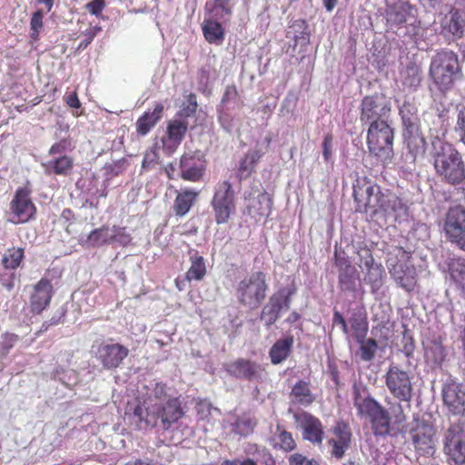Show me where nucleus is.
Returning <instances> with one entry per match:
<instances>
[{
	"label": "nucleus",
	"instance_id": "21",
	"mask_svg": "<svg viewBox=\"0 0 465 465\" xmlns=\"http://www.w3.org/2000/svg\"><path fill=\"white\" fill-rule=\"evenodd\" d=\"M403 139L413 160L424 153L426 141L419 124L403 128Z\"/></svg>",
	"mask_w": 465,
	"mask_h": 465
},
{
	"label": "nucleus",
	"instance_id": "43",
	"mask_svg": "<svg viewBox=\"0 0 465 465\" xmlns=\"http://www.w3.org/2000/svg\"><path fill=\"white\" fill-rule=\"evenodd\" d=\"M24 258L22 248L8 249L3 257V264L5 268L15 269L19 266Z\"/></svg>",
	"mask_w": 465,
	"mask_h": 465
},
{
	"label": "nucleus",
	"instance_id": "25",
	"mask_svg": "<svg viewBox=\"0 0 465 465\" xmlns=\"http://www.w3.org/2000/svg\"><path fill=\"white\" fill-rule=\"evenodd\" d=\"M272 199L266 193H260L256 197L249 199L247 208L250 215L256 221L265 219L271 213Z\"/></svg>",
	"mask_w": 465,
	"mask_h": 465
},
{
	"label": "nucleus",
	"instance_id": "60",
	"mask_svg": "<svg viewBox=\"0 0 465 465\" xmlns=\"http://www.w3.org/2000/svg\"><path fill=\"white\" fill-rule=\"evenodd\" d=\"M188 105L183 109V115L190 116L193 114L197 107L196 96L194 94H190L188 96Z\"/></svg>",
	"mask_w": 465,
	"mask_h": 465
},
{
	"label": "nucleus",
	"instance_id": "3",
	"mask_svg": "<svg viewBox=\"0 0 465 465\" xmlns=\"http://www.w3.org/2000/svg\"><path fill=\"white\" fill-rule=\"evenodd\" d=\"M433 165L438 176L451 184L465 179V165L460 153L449 143L438 141L433 144Z\"/></svg>",
	"mask_w": 465,
	"mask_h": 465
},
{
	"label": "nucleus",
	"instance_id": "51",
	"mask_svg": "<svg viewBox=\"0 0 465 465\" xmlns=\"http://www.w3.org/2000/svg\"><path fill=\"white\" fill-rule=\"evenodd\" d=\"M455 132L465 145V106L458 107L457 123Z\"/></svg>",
	"mask_w": 465,
	"mask_h": 465
},
{
	"label": "nucleus",
	"instance_id": "31",
	"mask_svg": "<svg viewBox=\"0 0 465 465\" xmlns=\"http://www.w3.org/2000/svg\"><path fill=\"white\" fill-rule=\"evenodd\" d=\"M163 105L157 104L152 112L144 113L136 122V129L139 134L145 135L162 118Z\"/></svg>",
	"mask_w": 465,
	"mask_h": 465
},
{
	"label": "nucleus",
	"instance_id": "4",
	"mask_svg": "<svg viewBox=\"0 0 465 465\" xmlns=\"http://www.w3.org/2000/svg\"><path fill=\"white\" fill-rule=\"evenodd\" d=\"M354 406L358 414L371 424L375 435H386L390 431V416L384 408L368 395L354 388Z\"/></svg>",
	"mask_w": 465,
	"mask_h": 465
},
{
	"label": "nucleus",
	"instance_id": "57",
	"mask_svg": "<svg viewBox=\"0 0 465 465\" xmlns=\"http://www.w3.org/2000/svg\"><path fill=\"white\" fill-rule=\"evenodd\" d=\"M322 154L325 161H329L332 154V138L331 135H326L322 143Z\"/></svg>",
	"mask_w": 465,
	"mask_h": 465
},
{
	"label": "nucleus",
	"instance_id": "34",
	"mask_svg": "<svg viewBox=\"0 0 465 465\" xmlns=\"http://www.w3.org/2000/svg\"><path fill=\"white\" fill-rule=\"evenodd\" d=\"M293 344L292 337H287L277 341L270 351V357L273 364L283 361L290 354Z\"/></svg>",
	"mask_w": 465,
	"mask_h": 465
},
{
	"label": "nucleus",
	"instance_id": "53",
	"mask_svg": "<svg viewBox=\"0 0 465 465\" xmlns=\"http://www.w3.org/2000/svg\"><path fill=\"white\" fill-rule=\"evenodd\" d=\"M31 37L36 39L39 32L43 28V13L41 11L35 12L30 22Z\"/></svg>",
	"mask_w": 465,
	"mask_h": 465
},
{
	"label": "nucleus",
	"instance_id": "8",
	"mask_svg": "<svg viewBox=\"0 0 465 465\" xmlns=\"http://www.w3.org/2000/svg\"><path fill=\"white\" fill-rule=\"evenodd\" d=\"M266 290L265 274L256 272L246 276L239 282L236 295L242 304L250 308H257L264 300Z\"/></svg>",
	"mask_w": 465,
	"mask_h": 465
},
{
	"label": "nucleus",
	"instance_id": "59",
	"mask_svg": "<svg viewBox=\"0 0 465 465\" xmlns=\"http://www.w3.org/2000/svg\"><path fill=\"white\" fill-rule=\"evenodd\" d=\"M158 159V153L155 148H152L148 150L143 160V167H149L151 164L154 163Z\"/></svg>",
	"mask_w": 465,
	"mask_h": 465
},
{
	"label": "nucleus",
	"instance_id": "58",
	"mask_svg": "<svg viewBox=\"0 0 465 465\" xmlns=\"http://www.w3.org/2000/svg\"><path fill=\"white\" fill-rule=\"evenodd\" d=\"M165 394V386L163 384H156L153 390V395L149 396L148 398H152L157 402H164L167 401Z\"/></svg>",
	"mask_w": 465,
	"mask_h": 465
},
{
	"label": "nucleus",
	"instance_id": "61",
	"mask_svg": "<svg viewBox=\"0 0 465 465\" xmlns=\"http://www.w3.org/2000/svg\"><path fill=\"white\" fill-rule=\"evenodd\" d=\"M3 346L5 348V353H7L15 343L17 341V336L12 333H6L3 337Z\"/></svg>",
	"mask_w": 465,
	"mask_h": 465
},
{
	"label": "nucleus",
	"instance_id": "15",
	"mask_svg": "<svg viewBox=\"0 0 465 465\" xmlns=\"http://www.w3.org/2000/svg\"><path fill=\"white\" fill-rule=\"evenodd\" d=\"M297 427L302 431V438L314 444H321L323 440V426L321 420L308 412L294 415Z\"/></svg>",
	"mask_w": 465,
	"mask_h": 465
},
{
	"label": "nucleus",
	"instance_id": "32",
	"mask_svg": "<svg viewBox=\"0 0 465 465\" xmlns=\"http://www.w3.org/2000/svg\"><path fill=\"white\" fill-rule=\"evenodd\" d=\"M112 227L103 226L92 231L85 239L81 238V242L87 247H97L107 243H112Z\"/></svg>",
	"mask_w": 465,
	"mask_h": 465
},
{
	"label": "nucleus",
	"instance_id": "39",
	"mask_svg": "<svg viewBox=\"0 0 465 465\" xmlns=\"http://www.w3.org/2000/svg\"><path fill=\"white\" fill-rule=\"evenodd\" d=\"M271 440L274 447L286 451L292 450L296 445L292 434L284 430H281L279 427Z\"/></svg>",
	"mask_w": 465,
	"mask_h": 465
},
{
	"label": "nucleus",
	"instance_id": "28",
	"mask_svg": "<svg viewBox=\"0 0 465 465\" xmlns=\"http://www.w3.org/2000/svg\"><path fill=\"white\" fill-rule=\"evenodd\" d=\"M443 30L453 35L460 36L465 27V12L460 10H451L442 20Z\"/></svg>",
	"mask_w": 465,
	"mask_h": 465
},
{
	"label": "nucleus",
	"instance_id": "44",
	"mask_svg": "<svg viewBox=\"0 0 465 465\" xmlns=\"http://www.w3.org/2000/svg\"><path fill=\"white\" fill-rule=\"evenodd\" d=\"M73 166V161L70 157L62 156L47 164V169H53L56 174H67Z\"/></svg>",
	"mask_w": 465,
	"mask_h": 465
},
{
	"label": "nucleus",
	"instance_id": "18",
	"mask_svg": "<svg viewBox=\"0 0 465 465\" xmlns=\"http://www.w3.org/2000/svg\"><path fill=\"white\" fill-rule=\"evenodd\" d=\"M188 129L184 120H170L166 127V134L162 138L163 149L167 154L173 153L181 144Z\"/></svg>",
	"mask_w": 465,
	"mask_h": 465
},
{
	"label": "nucleus",
	"instance_id": "10",
	"mask_svg": "<svg viewBox=\"0 0 465 465\" xmlns=\"http://www.w3.org/2000/svg\"><path fill=\"white\" fill-rule=\"evenodd\" d=\"M213 207L216 222L227 223L235 208L233 190L228 182H223L218 185L213 199Z\"/></svg>",
	"mask_w": 465,
	"mask_h": 465
},
{
	"label": "nucleus",
	"instance_id": "55",
	"mask_svg": "<svg viewBox=\"0 0 465 465\" xmlns=\"http://www.w3.org/2000/svg\"><path fill=\"white\" fill-rule=\"evenodd\" d=\"M390 411L395 423L400 424L406 420V416L401 404H391L390 407Z\"/></svg>",
	"mask_w": 465,
	"mask_h": 465
},
{
	"label": "nucleus",
	"instance_id": "50",
	"mask_svg": "<svg viewBox=\"0 0 465 465\" xmlns=\"http://www.w3.org/2000/svg\"><path fill=\"white\" fill-rule=\"evenodd\" d=\"M382 269L379 265H371L367 272V281L373 288H379L381 284Z\"/></svg>",
	"mask_w": 465,
	"mask_h": 465
},
{
	"label": "nucleus",
	"instance_id": "35",
	"mask_svg": "<svg viewBox=\"0 0 465 465\" xmlns=\"http://www.w3.org/2000/svg\"><path fill=\"white\" fill-rule=\"evenodd\" d=\"M402 84L409 88L420 85L422 75L420 67L415 63H409L401 72Z\"/></svg>",
	"mask_w": 465,
	"mask_h": 465
},
{
	"label": "nucleus",
	"instance_id": "56",
	"mask_svg": "<svg viewBox=\"0 0 465 465\" xmlns=\"http://www.w3.org/2000/svg\"><path fill=\"white\" fill-rule=\"evenodd\" d=\"M104 0H93L85 5V8L88 12L97 17H99L104 8Z\"/></svg>",
	"mask_w": 465,
	"mask_h": 465
},
{
	"label": "nucleus",
	"instance_id": "20",
	"mask_svg": "<svg viewBox=\"0 0 465 465\" xmlns=\"http://www.w3.org/2000/svg\"><path fill=\"white\" fill-rule=\"evenodd\" d=\"M332 433L333 436L329 440V445L331 446V455L341 459L350 447L351 432L347 424L339 422L333 428Z\"/></svg>",
	"mask_w": 465,
	"mask_h": 465
},
{
	"label": "nucleus",
	"instance_id": "64",
	"mask_svg": "<svg viewBox=\"0 0 465 465\" xmlns=\"http://www.w3.org/2000/svg\"><path fill=\"white\" fill-rule=\"evenodd\" d=\"M222 465H256V464L252 460H243V461H240V460L229 461V460H226Z\"/></svg>",
	"mask_w": 465,
	"mask_h": 465
},
{
	"label": "nucleus",
	"instance_id": "33",
	"mask_svg": "<svg viewBox=\"0 0 465 465\" xmlns=\"http://www.w3.org/2000/svg\"><path fill=\"white\" fill-rule=\"evenodd\" d=\"M190 267L185 274V279L191 281H202L206 274L205 260L196 252H190Z\"/></svg>",
	"mask_w": 465,
	"mask_h": 465
},
{
	"label": "nucleus",
	"instance_id": "9",
	"mask_svg": "<svg viewBox=\"0 0 465 465\" xmlns=\"http://www.w3.org/2000/svg\"><path fill=\"white\" fill-rule=\"evenodd\" d=\"M411 440L416 451L424 456H432L436 451L438 436L436 429L425 420H416L411 430Z\"/></svg>",
	"mask_w": 465,
	"mask_h": 465
},
{
	"label": "nucleus",
	"instance_id": "5",
	"mask_svg": "<svg viewBox=\"0 0 465 465\" xmlns=\"http://www.w3.org/2000/svg\"><path fill=\"white\" fill-rule=\"evenodd\" d=\"M460 64L457 55L452 52H441L431 60L430 74L441 93L449 91L458 76Z\"/></svg>",
	"mask_w": 465,
	"mask_h": 465
},
{
	"label": "nucleus",
	"instance_id": "13",
	"mask_svg": "<svg viewBox=\"0 0 465 465\" xmlns=\"http://www.w3.org/2000/svg\"><path fill=\"white\" fill-rule=\"evenodd\" d=\"M444 232L447 238L456 245L465 235V207L462 205L450 208L447 213Z\"/></svg>",
	"mask_w": 465,
	"mask_h": 465
},
{
	"label": "nucleus",
	"instance_id": "63",
	"mask_svg": "<svg viewBox=\"0 0 465 465\" xmlns=\"http://www.w3.org/2000/svg\"><path fill=\"white\" fill-rule=\"evenodd\" d=\"M101 31L100 26H94L87 29L84 33V35H88V41L84 44V47H86L94 38V36Z\"/></svg>",
	"mask_w": 465,
	"mask_h": 465
},
{
	"label": "nucleus",
	"instance_id": "37",
	"mask_svg": "<svg viewBox=\"0 0 465 465\" xmlns=\"http://www.w3.org/2000/svg\"><path fill=\"white\" fill-rule=\"evenodd\" d=\"M198 193L194 191L185 190L179 193L174 202V212L177 215L183 216L186 214L193 203L195 201Z\"/></svg>",
	"mask_w": 465,
	"mask_h": 465
},
{
	"label": "nucleus",
	"instance_id": "49",
	"mask_svg": "<svg viewBox=\"0 0 465 465\" xmlns=\"http://www.w3.org/2000/svg\"><path fill=\"white\" fill-rule=\"evenodd\" d=\"M232 0H213V12L215 16L223 17L231 13Z\"/></svg>",
	"mask_w": 465,
	"mask_h": 465
},
{
	"label": "nucleus",
	"instance_id": "17",
	"mask_svg": "<svg viewBox=\"0 0 465 465\" xmlns=\"http://www.w3.org/2000/svg\"><path fill=\"white\" fill-rule=\"evenodd\" d=\"M390 112L385 99L381 96H367L361 103V121L371 124L372 122L385 120Z\"/></svg>",
	"mask_w": 465,
	"mask_h": 465
},
{
	"label": "nucleus",
	"instance_id": "42",
	"mask_svg": "<svg viewBox=\"0 0 465 465\" xmlns=\"http://www.w3.org/2000/svg\"><path fill=\"white\" fill-rule=\"evenodd\" d=\"M403 128L419 124L417 109L411 103H404L400 108Z\"/></svg>",
	"mask_w": 465,
	"mask_h": 465
},
{
	"label": "nucleus",
	"instance_id": "12",
	"mask_svg": "<svg viewBox=\"0 0 465 465\" xmlns=\"http://www.w3.org/2000/svg\"><path fill=\"white\" fill-rule=\"evenodd\" d=\"M386 386L397 399L409 401L412 395V386L409 374L396 366L391 367L385 377Z\"/></svg>",
	"mask_w": 465,
	"mask_h": 465
},
{
	"label": "nucleus",
	"instance_id": "46",
	"mask_svg": "<svg viewBox=\"0 0 465 465\" xmlns=\"http://www.w3.org/2000/svg\"><path fill=\"white\" fill-rule=\"evenodd\" d=\"M361 343V357L363 361H369L373 359L377 351V342L373 339H365Z\"/></svg>",
	"mask_w": 465,
	"mask_h": 465
},
{
	"label": "nucleus",
	"instance_id": "26",
	"mask_svg": "<svg viewBox=\"0 0 465 465\" xmlns=\"http://www.w3.org/2000/svg\"><path fill=\"white\" fill-rule=\"evenodd\" d=\"M52 286L48 281L41 280L35 286L31 296V309L40 313L49 303L52 297Z\"/></svg>",
	"mask_w": 465,
	"mask_h": 465
},
{
	"label": "nucleus",
	"instance_id": "11",
	"mask_svg": "<svg viewBox=\"0 0 465 465\" xmlns=\"http://www.w3.org/2000/svg\"><path fill=\"white\" fill-rule=\"evenodd\" d=\"M416 12V8L406 1L399 0L389 4L385 14L387 27L395 30L403 25H412Z\"/></svg>",
	"mask_w": 465,
	"mask_h": 465
},
{
	"label": "nucleus",
	"instance_id": "45",
	"mask_svg": "<svg viewBox=\"0 0 465 465\" xmlns=\"http://www.w3.org/2000/svg\"><path fill=\"white\" fill-rule=\"evenodd\" d=\"M196 411L201 420H210L213 414H218L219 411L213 408L212 404L207 401H201L196 405Z\"/></svg>",
	"mask_w": 465,
	"mask_h": 465
},
{
	"label": "nucleus",
	"instance_id": "16",
	"mask_svg": "<svg viewBox=\"0 0 465 465\" xmlns=\"http://www.w3.org/2000/svg\"><path fill=\"white\" fill-rule=\"evenodd\" d=\"M35 207L32 203L29 193L25 189H19L11 202L10 221L14 223H21L29 221L35 214Z\"/></svg>",
	"mask_w": 465,
	"mask_h": 465
},
{
	"label": "nucleus",
	"instance_id": "48",
	"mask_svg": "<svg viewBox=\"0 0 465 465\" xmlns=\"http://www.w3.org/2000/svg\"><path fill=\"white\" fill-rule=\"evenodd\" d=\"M351 328L358 342H362L368 331V323L363 319H354L351 322Z\"/></svg>",
	"mask_w": 465,
	"mask_h": 465
},
{
	"label": "nucleus",
	"instance_id": "6",
	"mask_svg": "<svg viewBox=\"0 0 465 465\" xmlns=\"http://www.w3.org/2000/svg\"><path fill=\"white\" fill-rule=\"evenodd\" d=\"M444 433V452L456 465L465 463V417H449Z\"/></svg>",
	"mask_w": 465,
	"mask_h": 465
},
{
	"label": "nucleus",
	"instance_id": "19",
	"mask_svg": "<svg viewBox=\"0 0 465 465\" xmlns=\"http://www.w3.org/2000/svg\"><path fill=\"white\" fill-rule=\"evenodd\" d=\"M128 355V349L119 343H104L98 348L97 357L107 369L116 368Z\"/></svg>",
	"mask_w": 465,
	"mask_h": 465
},
{
	"label": "nucleus",
	"instance_id": "1",
	"mask_svg": "<svg viewBox=\"0 0 465 465\" xmlns=\"http://www.w3.org/2000/svg\"><path fill=\"white\" fill-rule=\"evenodd\" d=\"M128 411L137 418L142 429L153 428L160 422L163 430H168L184 414L181 403L176 398H168L164 402H157L152 398L138 401L133 407L129 404Z\"/></svg>",
	"mask_w": 465,
	"mask_h": 465
},
{
	"label": "nucleus",
	"instance_id": "24",
	"mask_svg": "<svg viewBox=\"0 0 465 465\" xmlns=\"http://www.w3.org/2000/svg\"><path fill=\"white\" fill-rule=\"evenodd\" d=\"M289 298L284 293H278L272 296L268 304L264 306L262 312V320L267 325H271L276 322L279 313L282 309H289Z\"/></svg>",
	"mask_w": 465,
	"mask_h": 465
},
{
	"label": "nucleus",
	"instance_id": "22",
	"mask_svg": "<svg viewBox=\"0 0 465 465\" xmlns=\"http://www.w3.org/2000/svg\"><path fill=\"white\" fill-rule=\"evenodd\" d=\"M390 272L395 281L406 291H411L416 285V270L412 264H391Z\"/></svg>",
	"mask_w": 465,
	"mask_h": 465
},
{
	"label": "nucleus",
	"instance_id": "47",
	"mask_svg": "<svg viewBox=\"0 0 465 465\" xmlns=\"http://www.w3.org/2000/svg\"><path fill=\"white\" fill-rule=\"evenodd\" d=\"M253 424L249 419H238L235 423L231 424L230 431L239 435H247L252 430Z\"/></svg>",
	"mask_w": 465,
	"mask_h": 465
},
{
	"label": "nucleus",
	"instance_id": "29",
	"mask_svg": "<svg viewBox=\"0 0 465 465\" xmlns=\"http://www.w3.org/2000/svg\"><path fill=\"white\" fill-rule=\"evenodd\" d=\"M423 346L426 361L432 366H440L446 356L445 349L443 348L440 340L427 339L423 341Z\"/></svg>",
	"mask_w": 465,
	"mask_h": 465
},
{
	"label": "nucleus",
	"instance_id": "40",
	"mask_svg": "<svg viewBox=\"0 0 465 465\" xmlns=\"http://www.w3.org/2000/svg\"><path fill=\"white\" fill-rule=\"evenodd\" d=\"M450 272L451 278L465 294V260L461 258L453 259L450 263Z\"/></svg>",
	"mask_w": 465,
	"mask_h": 465
},
{
	"label": "nucleus",
	"instance_id": "54",
	"mask_svg": "<svg viewBox=\"0 0 465 465\" xmlns=\"http://www.w3.org/2000/svg\"><path fill=\"white\" fill-rule=\"evenodd\" d=\"M290 465H319V463L313 459H308L307 457L294 453L289 457Z\"/></svg>",
	"mask_w": 465,
	"mask_h": 465
},
{
	"label": "nucleus",
	"instance_id": "52",
	"mask_svg": "<svg viewBox=\"0 0 465 465\" xmlns=\"http://www.w3.org/2000/svg\"><path fill=\"white\" fill-rule=\"evenodd\" d=\"M112 233V242H118L121 245H126L131 242V236L124 228L113 226Z\"/></svg>",
	"mask_w": 465,
	"mask_h": 465
},
{
	"label": "nucleus",
	"instance_id": "36",
	"mask_svg": "<svg viewBox=\"0 0 465 465\" xmlns=\"http://www.w3.org/2000/svg\"><path fill=\"white\" fill-rule=\"evenodd\" d=\"M262 154V151L257 148L251 150L246 153L239 166V175L242 179L247 178L251 175Z\"/></svg>",
	"mask_w": 465,
	"mask_h": 465
},
{
	"label": "nucleus",
	"instance_id": "30",
	"mask_svg": "<svg viewBox=\"0 0 465 465\" xmlns=\"http://www.w3.org/2000/svg\"><path fill=\"white\" fill-rule=\"evenodd\" d=\"M340 268L339 282L343 291H353L356 287V270L344 259H336Z\"/></svg>",
	"mask_w": 465,
	"mask_h": 465
},
{
	"label": "nucleus",
	"instance_id": "41",
	"mask_svg": "<svg viewBox=\"0 0 465 465\" xmlns=\"http://www.w3.org/2000/svg\"><path fill=\"white\" fill-rule=\"evenodd\" d=\"M292 397L294 401L302 405H309L314 401V397L311 393L308 384L304 381H299L293 386Z\"/></svg>",
	"mask_w": 465,
	"mask_h": 465
},
{
	"label": "nucleus",
	"instance_id": "62",
	"mask_svg": "<svg viewBox=\"0 0 465 465\" xmlns=\"http://www.w3.org/2000/svg\"><path fill=\"white\" fill-rule=\"evenodd\" d=\"M64 101L71 108L78 109L81 106V103L77 97L75 92L64 95Z\"/></svg>",
	"mask_w": 465,
	"mask_h": 465
},
{
	"label": "nucleus",
	"instance_id": "27",
	"mask_svg": "<svg viewBox=\"0 0 465 465\" xmlns=\"http://www.w3.org/2000/svg\"><path fill=\"white\" fill-rule=\"evenodd\" d=\"M181 175L184 180L197 181L202 176L203 163L193 155L184 154L180 161Z\"/></svg>",
	"mask_w": 465,
	"mask_h": 465
},
{
	"label": "nucleus",
	"instance_id": "14",
	"mask_svg": "<svg viewBox=\"0 0 465 465\" xmlns=\"http://www.w3.org/2000/svg\"><path fill=\"white\" fill-rule=\"evenodd\" d=\"M442 398L450 413L449 417H465V390L460 384L447 383L442 390Z\"/></svg>",
	"mask_w": 465,
	"mask_h": 465
},
{
	"label": "nucleus",
	"instance_id": "38",
	"mask_svg": "<svg viewBox=\"0 0 465 465\" xmlns=\"http://www.w3.org/2000/svg\"><path fill=\"white\" fill-rule=\"evenodd\" d=\"M203 32L209 43L222 42L224 36L223 29L220 23L208 19L203 24Z\"/></svg>",
	"mask_w": 465,
	"mask_h": 465
},
{
	"label": "nucleus",
	"instance_id": "23",
	"mask_svg": "<svg viewBox=\"0 0 465 465\" xmlns=\"http://www.w3.org/2000/svg\"><path fill=\"white\" fill-rule=\"evenodd\" d=\"M226 370L230 374L235 377L248 380L260 377L263 371L261 365L243 359H239L227 364Z\"/></svg>",
	"mask_w": 465,
	"mask_h": 465
},
{
	"label": "nucleus",
	"instance_id": "7",
	"mask_svg": "<svg viewBox=\"0 0 465 465\" xmlns=\"http://www.w3.org/2000/svg\"><path fill=\"white\" fill-rule=\"evenodd\" d=\"M370 152L385 162L392 156L393 132L386 120L372 122L368 130Z\"/></svg>",
	"mask_w": 465,
	"mask_h": 465
},
{
	"label": "nucleus",
	"instance_id": "2",
	"mask_svg": "<svg viewBox=\"0 0 465 465\" xmlns=\"http://www.w3.org/2000/svg\"><path fill=\"white\" fill-rule=\"evenodd\" d=\"M353 196L357 203L356 210L361 213L375 214L379 212L389 213L395 197L381 193L379 185L366 177H358L353 183Z\"/></svg>",
	"mask_w": 465,
	"mask_h": 465
}]
</instances>
